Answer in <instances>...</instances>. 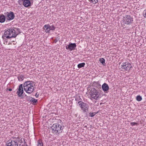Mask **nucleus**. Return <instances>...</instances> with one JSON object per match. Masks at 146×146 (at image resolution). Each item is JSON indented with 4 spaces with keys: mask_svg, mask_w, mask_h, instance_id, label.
Segmentation results:
<instances>
[{
    "mask_svg": "<svg viewBox=\"0 0 146 146\" xmlns=\"http://www.w3.org/2000/svg\"><path fill=\"white\" fill-rule=\"evenodd\" d=\"M21 33L20 30L17 28L11 27L9 29L5 30L2 38L3 40H6L13 38H15Z\"/></svg>",
    "mask_w": 146,
    "mask_h": 146,
    "instance_id": "1",
    "label": "nucleus"
},
{
    "mask_svg": "<svg viewBox=\"0 0 146 146\" xmlns=\"http://www.w3.org/2000/svg\"><path fill=\"white\" fill-rule=\"evenodd\" d=\"M34 82L31 81L25 82L24 84V90L26 92L29 94H31L34 91L35 88L33 85Z\"/></svg>",
    "mask_w": 146,
    "mask_h": 146,
    "instance_id": "2",
    "label": "nucleus"
},
{
    "mask_svg": "<svg viewBox=\"0 0 146 146\" xmlns=\"http://www.w3.org/2000/svg\"><path fill=\"white\" fill-rule=\"evenodd\" d=\"M52 129V132L53 133L58 135L60 133L62 132L64 127L58 123L53 124L51 127Z\"/></svg>",
    "mask_w": 146,
    "mask_h": 146,
    "instance_id": "3",
    "label": "nucleus"
},
{
    "mask_svg": "<svg viewBox=\"0 0 146 146\" xmlns=\"http://www.w3.org/2000/svg\"><path fill=\"white\" fill-rule=\"evenodd\" d=\"M91 97L96 100H98L101 97V91L100 90L96 89L95 88L91 89L90 92Z\"/></svg>",
    "mask_w": 146,
    "mask_h": 146,
    "instance_id": "4",
    "label": "nucleus"
},
{
    "mask_svg": "<svg viewBox=\"0 0 146 146\" xmlns=\"http://www.w3.org/2000/svg\"><path fill=\"white\" fill-rule=\"evenodd\" d=\"M80 107L81 110H83L84 113H86L87 115L88 113L89 105L87 104L86 103L82 101H80L78 102Z\"/></svg>",
    "mask_w": 146,
    "mask_h": 146,
    "instance_id": "5",
    "label": "nucleus"
},
{
    "mask_svg": "<svg viewBox=\"0 0 146 146\" xmlns=\"http://www.w3.org/2000/svg\"><path fill=\"white\" fill-rule=\"evenodd\" d=\"M123 22H124V24L127 25H129L132 23L133 21V18L130 15H126L124 17V19L122 20Z\"/></svg>",
    "mask_w": 146,
    "mask_h": 146,
    "instance_id": "6",
    "label": "nucleus"
},
{
    "mask_svg": "<svg viewBox=\"0 0 146 146\" xmlns=\"http://www.w3.org/2000/svg\"><path fill=\"white\" fill-rule=\"evenodd\" d=\"M121 66L122 69L127 71H129L133 68L131 64L128 62L123 63Z\"/></svg>",
    "mask_w": 146,
    "mask_h": 146,
    "instance_id": "7",
    "label": "nucleus"
},
{
    "mask_svg": "<svg viewBox=\"0 0 146 146\" xmlns=\"http://www.w3.org/2000/svg\"><path fill=\"white\" fill-rule=\"evenodd\" d=\"M5 14L7 16V21H10L13 20L15 17V15L12 11H10L9 12H7Z\"/></svg>",
    "mask_w": 146,
    "mask_h": 146,
    "instance_id": "8",
    "label": "nucleus"
},
{
    "mask_svg": "<svg viewBox=\"0 0 146 146\" xmlns=\"http://www.w3.org/2000/svg\"><path fill=\"white\" fill-rule=\"evenodd\" d=\"M76 45L75 43H69V44L66 46V49L70 51L75 49Z\"/></svg>",
    "mask_w": 146,
    "mask_h": 146,
    "instance_id": "9",
    "label": "nucleus"
},
{
    "mask_svg": "<svg viewBox=\"0 0 146 146\" xmlns=\"http://www.w3.org/2000/svg\"><path fill=\"white\" fill-rule=\"evenodd\" d=\"M7 146H18V143L16 141L11 140L9 142H7L6 143Z\"/></svg>",
    "mask_w": 146,
    "mask_h": 146,
    "instance_id": "10",
    "label": "nucleus"
},
{
    "mask_svg": "<svg viewBox=\"0 0 146 146\" xmlns=\"http://www.w3.org/2000/svg\"><path fill=\"white\" fill-rule=\"evenodd\" d=\"M23 1V5L25 7H28L31 5V3L29 0H24Z\"/></svg>",
    "mask_w": 146,
    "mask_h": 146,
    "instance_id": "11",
    "label": "nucleus"
},
{
    "mask_svg": "<svg viewBox=\"0 0 146 146\" xmlns=\"http://www.w3.org/2000/svg\"><path fill=\"white\" fill-rule=\"evenodd\" d=\"M102 89L105 92H107L109 89V87L108 84L106 83H104L102 86Z\"/></svg>",
    "mask_w": 146,
    "mask_h": 146,
    "instance_id": "12",
    "label": "nucleus"
},
{
    "mask_svg": "<svg viewBox=\"0 0 146 146\" xmlns=\"http://www.w3.org/2000/svg\"><path fill=\"white\" fill-rule=\"evenodd\" d=\"M93 86L96 89H100L101 88V85L98 82H94L93 84Z\"/></svg>",
    "mask_w": 146,
    "mask_h": 146,
    "instance_id": "13",
    "label": "nucleus"
},
{
    "mask_svg": "<svg viewBox=\"0 0 146 146\" xmlns=\"http://www.w3.org/2000/svg\"><path fill=\"white\" fill-rule=\"evenodd\" d=\"M6 17L3 14L0 15V23H3L6 20Z\"/></svg>",
    "mask_w": 146,
    "mask_h": 146,
    "instance_id": "14",
    "label": "nucleus"
},
{
    "mask_svg": "<svg viewBox=\"0 0 146 146\" xmlns=\"http://www.w3.org/2000/svg\"><path fill=\"white\" fill-rule=\"evenodd\" d=\"M24 77H25L24 75H21L20 76L18 77V79L19 81H21L23 80Z\"/></svg>",
    "mask_w": 146,
    "mask_h": 146,
    "instance_id": "15",
    "label": "nucleus"
},
{
    "mask_svg": "<svg viewBox=\"0 0 146 146\" xmlns=\"http://www.w3.org/2000/svg\"><path fill=\"white\" fill-rule=\"evenodd\" d=\"M85 64V63L84 62L80 63L78 65V67L79 68L83 67H84Z\"/></svg>",
    "mask_w": 146,
    "mask_h": 146,
    "instance_id": "16",
    "label": "nucleus"
},
{
    "mask_svg": "<svg viewBox=\"0 0 146 146\" xmlns=\"http://www.w3.org/2000/svg\"><path fill=\"white\" fill-rule=\"evenodd\" d=\"M100 62L103 65H104L105 64V59L103 58H100L99 60Z\"/></svg>",
    "mask_w": 146,
    "mask_h": 146,
    "instance_id": "17",
    "label": "nucleus"
},
{
    "mask_svg": "<svg viewBox=\"0 0 146 146\" xmlns=\"http://www.w3.org/2000/svg\"><path fill=\"white\" fill-rule=\"evenodd\" d=\"M32 100H30V101L32 102V104L33 105H35L38 102L37 100L34 99L33 98Z\"/></svg>",
    "mask_w": 146,
    "mask_h": 146,
    "instance_id": "18",
    "label": "nucleus"
},
{
    "mask_svg": "<svg viewBox=\"0 0 146 146\" xmlns=\"http://www.w3.org/2000/svg\"><path fill=\"white\" fill-rule=\"evenodd\" d=\"M98 111L96 112H90L89 113V116L90 117H92L95 116L96 114L98 113Z\"/></svg>",
    "mask_w": 146,
    "mask_h": 146,
    "instance_id": "19",
    "label": "nucleus"
},
{
    "mask_svg": "<svg viewBox=\"0 0 146 146\" xmlns=\"http://www.w3.org/2000/svg\"><path fill=\"white\" fill-rule=\"evenodd\" d=\"M37 146H43V144L42 141L39 139L38 141Z\"/></svg>",
    "mask_w": 146,
    "mask_h": 146,
    "instance_id": "20",
    "label": "nucleus"
},
{
    "mask_svg": "<svg viewBox=\"0 0 146 146\" xmlns=\"http://www.w3.org/2000/svg\"><path fill=\"white\" fill-rule=\"evenodd\" d=\"M136 99L138 101H140L142 100V98L140 96L138 95L136 97Z\"/></svg>",
    "mask_w": 146,
    "mask_h": 146,
    "instance_id": "21",
    "label": "nucleus"
},
{
    "mask_svg": "<svg viewBox=\"0 0 146 146\" xmlns=\"http://www.w3.org/2000/svg\"><path fill=\"white\" fill-rule=\"evenodd\" d=\"M49 27H50V25L49 24L46 25H44L43 29L46 30H47V29H49Z\"/></svg>",
    "mask_w": 146,
    "mask_h": 146,
    "instance_id": "22",
    "label": "nucleus"
},
{
    "mask_svg": "<svg viewBox=\"0 0 146 146\" xmlns=\"http://www.w3.org/2000/svg\"><path fill=\"white\" fill-rule=\"evenodd\" d=\"M56 28L54 26V25H52L51 26L50 25V27H49V30H54Z\"/></svg>",
    "mask_w": 146,
    "mask_h": 146,
    "instance_id": "23",
    "label": "nucleus"
},
{
    "mask_svg": "<svg viewBox=\"0 0 146 146\" xmlns=\"http://www.w3.org/2000/svg\"><path fill=\"white\" fill-rule=\"evenodd\" d=\"M89 1L91 2L93 4H95L98 3V0H89Z\"/></svg>",
    "mask_w": 146,
    "mask_h": 146,
    "instance_id": "24",
    "label": "nucleus"
},
{
    "mask_svg": "<svg viewBox=\"0 0 146 146\" xmlns=\"http://www.w3.org/2000/svg\"><path fill=\"white\" fill-rule=\"evenodd\" d=\"M22 89H21L20 88H18V90L17 92V94L18 95H19L20 93H21V90H22Z\"/></svg>",
    "mask_w": 146,
    "mask_h": 146,
    "instance_id": "25",
    "label": "nucleus"
},
{
    "mask_svg": "<svg viewBox=\"0 0 146 146\" xmlns=\"http://www.w3.org/2000/svg\"><path fill=\"white\" fill-rule=\"evenodd\" d=\"M130 124L131 125L133 126L135 125H138V123L135 122H133L131 123Z\"/></svg>",
    "mask_w": 146,
    "mask_h": 146,
    "instance_id": "26",
    "label": "nucleus"
},
{
    "mask_svg": "<svg viewBox=\"0 0 146 146\" xmlns=\"http://www.w3.org/2000/svg\"><path fill=\"white\" fill-rule=\"evenodd\" d=\"M24 91L23 89H22L21 90V92L20 93L19 95H18V96L19 97H21L23 94Z\"/></svg>",
    "mask_w": 146,
    "mask_h": 146,
    "instance_id": "27",
    "label": "nucleus"
},
{
    "mask_svg": "<svg viewBox=\"0 0 146 146\" xmlns=\"http://www.w3.org/2000/svg\"><path fill=\"white\" fill-rule=\"evenodd\" d=\"M26 99V100L27 101H30V99L32 100L33 99V98L27 96Z\"/></svg>",
    "mask_w": 146,
    "mask_h": 146,
    "instance_id": "28",
    "label": "nucleus"
},
{
    "mask_svg": "<svg viewBox=\"0 0 146 146\" xmlns=\"http://www.w3.org/2000/svg\"><path fill=\"white\" fill-rule=\"evenodd\" d=\"M80 100H82V99L80 98H79L78 97H76L75 98V100L76 101H79Z\"/></svg>",
    "mask_w": 146,
    "mask_h": 146,
    "instance_id": "29",
    "label": "nucleus"
},
{
    "mask_svg": "<svg viewBox=\"0 0 146 146\" xmlns=\"http://www.w3.org/2000/svg\"><path fill=\"white\" fill-rule=\"evenodd\" d=\"M19 88H20L21 89H23V84H21L19 85Z\"/></svg>",
    "mask_w": 146,
    "mask_h": 146,
    "instance_id": "30",
    "label": "nucleus"
},
{
    "mask_svg": "<svg viewBox=\"0 0 146 146\" xmlns=\"http://www.w3.org/2000/svg\"><path fill=\"white\" fill-rule=\"evenodd\" d=\"M144 12H145V14L143 15L144 17L146 18V9L144 11Z\"/></svg>",
    "mask_w": 146,
    "mask_h": 146,
    "instance_id": "31",
    "label": "nucleus"
},
{
    "mask_svg": "<svg viewBox=\"0 0 146 146\" xmlns=\"http://www.w3.org/2000/svg\"><path fill=\"white\" fill-rule=\"evenodd\" d=\"M45 31V32L46 33H50V30L47 29V30H44Z\"/></svg>",
    "mask_w": 146,
    "mask_h": 146,
    "instance_id": "32",
    "label": "nucleus"
},
{
    "mask_svg": "<svg viewBox=\"0 0 146 146\" xmlns=\"http://www.w3.org/2000/svg\"><path fill=\"white\" fill-rule=\"evenodd\" d=\"M37 93H38L37 92L36 93V94H35V96H36V98H38L39 95L38 94H37Z\"/></svg>",
    "mask_w": 146,
    "mask_h": 146,
    "instance_id": "33",
    "label": "nucleus"
},
{
    "mask_svg": "<svg viewBox=\"0 0 146 146\" xmlns=\"http://www.w3.org/2000/svg\"><path fill=\"white\" fill-rule=\"evenodd\" d=\"M22 95L24 96H27V95L26 94H25V93L23 94Z\"/></svg>",
    "mask_w": 146,
    "mask_h": 146,
    "instance_id": "34",
    "label": "nucleus"
},
{
    "mask_svg": "<svg viewBox=\"0 0 146 146\" xmlns=\"http://www.w3.org/2000/svg\"><path fill=\"white\" fill-rule=\"evenodd\" d=\"M8 90L9 91H12V89H11V88H9Z\"/></svg>",
    "mask_w": 146,
    "mask_h": 146,
    "instance_id": "35",
    "label": "nucleus"
},
{
    "mask_svg": "<svg viewBox=\"0 0 146 146\" xmlns=\"http://www.w3.org/2000/svg\"><path fill=\"white\" fill-rule=\"evenodd\" d=\"M18 141H19V142H20V141H21V143L22 142V139H20V140H18Z\"/></svg>",
    "mask_w": 146,
    "mask_h": 146,
    "instance_id": "36",
    "label": "nucleus"
},
{
    "mask_svg": "<svg viewBox=\"0 0 146 146\" xmlns=\"http://www.w3.org/2000/svg\"><path fill=\"white\" fill-rule=\"evenodd\" d=\"M24 141H25V143H26L25 142V140L24 139Z\"/></svg>",
    "mask_w": 146,
    "mask_h": 146,
    "instance_id": "37",
    "label": "nucleus"
},
{
    "mask_svg": "<svg viewBox=\"0 0 146 146\" xmlns=\"http://www.w3.org/2000/svg\"><path fill=\"white\" fill-rule=\"evenodd\" d=\"M26 146H27V145H26Z\"/></svg>",
    "mask_w": 146,
    "mask_h": 146,
    "instance_id": "38",
    "label": "nucleus"
}]
</instances>
